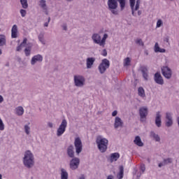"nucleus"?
I'll list each match as a JSON object with an SVG mask.
<instances>
[{
	"label": "nucleus",
	"mask_w": 179,
	"mask_h": 179,
	"mask_svg": "<svg viewBox=\"0 0 179 179\" xmlns=\"http://www.w3.org/2000/svg\"><path fill=\"white\" fill-rule=\"evenodd\" d=\"M22 162L24 167L27 169H31L34 167L36 162L34 161V155L31 151L27 150L24 152Z\"/></svg>",
	"instance_id": "1"
},
{
	"label": "nucleus",
	"mask_w": 179,
	"mask_h": 179,
	"mask_svg": "<svg viewBox=\"0 0 179 179\" xmlns=\"http://www.w3.org/2000/svg\"><path fill=\"white\" fill-rule=\"evenodd\" d=\"M107 38H108V34H104L102 38L101 35L97 33L93 34L92 36V40L94 44H97L99 47H102V48L106 47V41H107Z\"/></svg>",
	"instance_id": "2"
},
{
	"label": "nucleus",
	"mask_w": 179,
	"mask_h": 179,
	"mask_svg": "<svg viewBox=\"0 0 179 179\" xmlns=\"http://www.w3.org/2000/svg\"><path fill=\"white\" fill-rule=\"evenodd\" d=\"M96 143L101 153H104L107 151V148L108 146V140L107 138L98 136L96 140Z\"/></svg>",
	"instance_id": "3"
},
{
	"label": "nucleus",
	"mask_w": 179,
	"mask_h": 179,
	"mask_svg": "<svg viewBox=\"0 0 179 179\" xmlns=\"http://www.w3.org/2000/svg\"><path fill=\"white\" fill-rule=\"evenodd\" d=\"M73 79L74 85L76 87H83L86 83V79L82 75H75Z\"/></svg>",
	"instance_id": "4"
},
{
	"label": "nucleus",
	"mask_w": 179,
	"mask_h": 179,
	"mask_svg": "<svg viewBox=\"0 0 179 179\" xmlns=\"http://www.w3.org/2000/svg\"><path fill=\"white\" fill-rule=\"evenodd\" d=\"M67 126H68V122H66V120L64 119L57 129V136L58 137L62 136V135H64V134L65 133V131L66 130Z\"/></svg>",
	"instance_id": "5"
},
{
	"label": "nucleus",
	"mask_w": 179,
	"mask_h": 179,
	"mask_svg": "<svg viewBox=\"0 0 179 179\" xmlns=\"http://www.w3.org/2000/svg\"><path fill=\"white\" fill-rule=\"evenodd\" d=\"M136 1V3L135 5ZM129 3H130V8L131 9L132 15L136 16V15H135V12H136V10H138L139 8L141 7V0H129Z\"/></svg>",
	"instance_id": "6"
},
{
	"label": "nucleus",
	"mask_w": 179,
	"mask_h": 179,
	"mask_svg": "<svg viewBox=\"0 0 179 179\" xmlns=\"http://www.w3.org/2000/svg\"><path fill=\"white\" fill-rule=\"evenodd\" d=\"M108 68H110V61L107 59H103L99 64L98 69L100 73L103 74L106 71H107V69H108Z\"/></svg>",
	"instance_id": "7"
},
{
	"label": "nucleus",
	"mask_w": 179,
	"mask_h": 179,
	"mask_svg": "<svg viewBox=\"0 0 179 179\" xmlns=\"http://www.w3.org/2000/svg\"><path fill=\"white\" fill-rule=\"evenodd\" d=\"M74 146L76 149V153L77 155L82 153V150H83V145L82 144V140L79 137H76L75 138Z\"/></svg>",
	"instance_id": "8"
},
{
	"label": "nucleus",
	"mask_w": 179,
	"mask_h": 179,
	"mask_svg": "<svg viewBox=\"0 0 179 179\" xmlns=\"http://www.w3.org/2000/svg\"><path fill=\"white\" fill-rule=\"evenodd\" d=\"M162 73L166 79H171V76H173V71L169 66H163L162 68Z\"/></svg>",
	"instance_id": "9"
},
{
	"label": "nucleus",
	"mask_w": 179,
	"mask_h": 179,
	"mask_svg": "<svg viewBox=\"0 0 179 179\" xmlns=\"http://www.w3.org/2000/svg\"><path fill=\"white\" fill-rule=\"evenodd\" d=\"M79 164H80V159L78 157H73L70 161V169L71 170H76L79 167Z\"/></svg>",
	"instance_id": "10"
},
{
	"label": "nucleus",
	"mask_w": 179,
	"mask_h": 179,
	"mask_svg": "<svg viewBox=\"0 0 179 179\" xmlns=\"http://www.w3.org/2000/svg\"><path fill=\"white\" fill-rule=\"evenodd\" d=\"M165 125L168 128L173 125V113L171 112H166L165 116Z\"/></svg>",
	"instance_id": "11"
},
{
	"label": "nucleus",
	"mask_w": 179,
	"mask_h": 179,
	"mask_svg": "<svg viewBox=\"0 0 179 179\" xmlns=\"http://www.w3.org/2000/svg\"><path fill=\"white\" fill-rule=\"evenodd\" d=\"M154 80L157 85H164V80H163V77H162V74L160 73H156L154 76Z\"/></svg>",
	"instance_id": "12"
},
{
	"label": "nucleus",
	"mask_w": 179,
	"mask_h": 179,
	"mask_svg": "<svg viewBox=\"0 0 179 179\" xmlns=\"http://www.w3.org/2000/svg\"><path fill=\"white\" fill-rule=\"evenodd\" d=\"M122 127H124V122H122V120H121L120 117L117 116L115 118L114 122L115 129H118V128H122Z\"/></svg>",
	"instance_id": "13"
},
{
	"label": "nucleus",
	"mask_w": 179,
	"mask_h": 179,
	"mask_svg": "<svg viewBox=\"0 0 179 179\" xmlns=\"http://www.w3.org/2000/svg\"><path fill=\"white\" fill-rule=\"evenodd\" d=\"M37 62H43V56L41 55H34L31 59V64L36 65Z\"/></svg>",
	"instance_id": "14"
},
{
	"label": "nucleus",
	"mask_w": 179,
	"mask_h": 179,
	"mask_svg": "<svg viewBox=\"0 0 179 179\" xmlns=\"http://www.w3.org/2000/svg\"><path fill=\"white\" fill-rule=\"evenodd\" d=\"M139 114L141 120H143L148 117V107L143 106L139 108Z\"/></svg>",
	"instance_id": "15"
},
{
	"label": "nucleus",
	"mask_w": 179,
	"mask_h": 179,
	"mask_svg": "<svg viewBox=\"0 0 179 179\" xmlns=\"http://www.w3.org/2000/svg\"><path fill=\"white\" fill-rule=\"evenodd\" d=\"M155 125L158 127L160 128L162 127V113L160 111H157L156 113V116H155Z\"/></svg>",
	"instance_id": "16"
},
{
	"label": "nucleus",
	"mask_w": 179,
	"mask_h": 179,
	"mask_svg": "<svg viewBox=\"0 0 179 179\" xmlns=\"http://www.w3.org/2000/svg\"><path fill=\"white\" fill-rule=\"evenodd\" d=\"M39 6L43 9L44 13L48 15V8L47 7V1L45 0H40Z\"/></svg>",
	"instance_id": "17"
},
{
	"label": "nucleus",
	"mask_w": 179,
	"mask_h": 179,
	"mask_svg": "<svg viewBox=\"0 0 179 179\" xmlns=\"http://www.w3.org/2000/svg\"><path fill=\"white\" fill-rule=\"evenodd\" d=\"M108 9H117L118 8L117 0H108Z\"/></svg>",
	"instance_id": "18"
},
{
	"label": "nucleus",
	"mask_w": 179,
	"mask_h": 179,
	"mask_svg": "<svg viewBox=\"0 0 179 179\" xmlns=\"http://www.w3.org/2000/svg\"><path fill=\"white\" fill-rule=\"evenodd\" d=\"M94 61H96V58L94 57H88L86 60L87 69H92L94 64Z\"/></svg>",
	"instance_id": "19"
},
{
	"label": "nucleus",
	"mask_w": 179,
	"mask_h": 179,
	"mask_svg": "<svg viewBox=\"0 0 179 179\" xmlns=\"http://www.w3.org/2000/svg\"><path fill=\"white\" fill-rule=\"evenodd\" d=\"M141 72L142 73L143 78H144L145 80H149V74L148 71V68L146 67H141L140 69Z\"/></svg>",
	"instance_id": "20"
},
{
	"label": "nucleus",
	"mask_w": 179,
	"mask_h": 179,
	"mask_svg": "<svg viewBox=\"0 0 179 179\" xmlns=\"http://www.w3.org/2000/svg\"><path fill=\"white\" fill-rule=\"evenodd\" d=\"M134 143L136 145V146H138L139 148H142V146H143V142H142V139L139 136H136L135 137L134 140Z\"/></svg>",
	"instance_id": "21"
},
{
	"label": "nucleus",
	"mask_w": 179,
	"mask_h": 179,
	"mask_svg": "<svg viewBox=\"0 0 179 179\" xmlns=\"http://www.w3.org/2000/svg\"><path fill=\"white\" fill-rule=\"evenodd\" d=\"M12 38H17V25L14 24L11 29Z\"/></svg>",
	"instance_id": "22"
},
{
	"label": "nucleus",
	"mask_w": 179,
	"mask_h": 179,
	"mask_svg": "<svg viewBox=\"0 0 179 179\" xmlns=\"http://www.w3.org/2000/svg\"><path fill=\"white\" fill-rule=\"evenodd\" d=\"M15 114L18 117H22L24 114V108L22 106H17L15 108Z\"/></svg>",
	"instance_id": "23"
},
{
	"label": "nucleus",
	"mask_w": 179,
	"mask_h": 179,
	"mask_svg": "<svg viewBox=\"0 0 179 179\" xmlns=\"http://www.w3.org/2000/svg\"><path fill=\"white\" fill-rule=\"evenodd\" d=\"M67 155L69 157L73 158L75 157V152L73 151V145H69L67 148Z\"/></svg>",
	"instance_id": "24"
},
{
	"label": "nucleus",
	"mask_w": 179,
	"mask_h": 179,
	"mask_svg": "<svg viewBox=\"0 0 179 179\" xmlns=\"http://www.w3.org/2000/svg\"><path fill=\"white\" fill-rule=\"evenodd\" d=\"M69 174L68 171H66V169L62 168L60 169V178L61 179H68Z\"/></svg>",
	"instance_id": "25"
},
{
	"label": "nucleus",
	"mask_w": 179,
	"mask_h": 179,
	"mask_svg": "<svg viewBox=\"0 0 179 179\" xmlns=\"http://www.w3.org/2000/svg\"><path fill=\"white\" fill-rule=\"evenodd\" d=\"M120 159V154L118 152H115L110 155V162L113 163V162H117Z\"/></svg>",
	"instance_id": "26"
},
{
	"label": "nucleus",
	"mask_w": 179,
	"mask_h": 179,
	"mask_svg": "<svg viewBox=\"0 0 179 179\" xmlns=\"http://www.w3.org/2000/svg\"><path fill=\"white\" fill-rule=\"evenodd\" d=\"M154 51L155 52H166V49L161 48L160 46H159V43H155L154 46Z\"/></svg>",
	"instance_id": "27"
},
{
	"label": "nucleus",
	"mask_w": 179,
	"mask_h": 179,
	"mask_svg": "<svg viewBox=\"0 0 179 179\" xmlns=\"http://www.w3.org/2000/svg\"><path fill=\"white\" fill-rule=\"evenodd\" d=\"M150 136L156 142H160V136H159V134L155 133V131H151Z\"/></svg>",
	"instance_id": "28"
},
{
	"label": "nucleus",
	"mask_w": 179,
	"mask_h": 179,
	"mask_svg": "<svg viewBox=\"0 0 179 179\" xmlns=\"http://www.w3.org/2000/svg\"><path fill=\"white\" fill-rule=\"evenodd\" d=\"M138 96H140V97H142V99H145V97H146V94H145V90L143 89V87H138Z\"/></svg>",
	"instance_id": "29"
},
{
	"label": "nucleus",
	"mask_w": 179,
	"mask_h": 179,
	"mask_svg": "<svg viewBox=\"0 0 179 179\" xmlns=\"http://www.w3.org/2000/svg\"><path fill=\"white\" fill-rule=\"evenodd\" d=\"M3 45H6V36L0 34V47H3Z\"/></svg>",
	"instance_id": "30"
},
{
	"label": "nucleus",
	"mask_w": 179,
	"mask_h": 179,
	"mask_svg": "<svg viewBox=\"0 0 179 179\" xmlns=\"http://www.w3.org/2000/svg\"><path fill=\"white\" fill-rule=\"evenodd\" d=\"M117 178L118 179L124 178V166H120V171L117 175Z\"/></svg>",
	"instance_id": "31"
},
{
	"label": "nucleus",
	"mask_w": 179,
	"mask_h": 179,
	"mask_svg": "<svg viewBox=\"0 0 179 179\" xmlns=\"http://www.w3.org/2000/svg\"><path fill=\"white\" fill-rule=\"evenodd\" d=\"M22 9H27L29 8V3L27 0H20Z\"/></svg>",
	"instance_id": "32"
},
{
	"label": "nucleus",
	"mask_w": 179,
	"mask_h": 179,
	"mask_svg": "<svg viewBox=\"0 0 179 179\" xmlns=\"http://www.w3.org/2000/svg\"><path fill=\"white\" fill-rule=\"evenodd\" d=\"M38 40L43 45H45V39H44V34L41 33L38 35Z\"/></svg>",
	"instance_id": "33"
},
{
	"label": "nucleus",
	"mask_w": 179,
	"mask_h": 179,
	"mask_svg": "<svg viewBox=\"0 0 179 179\" xmlns=\"http://www.w3.org/2000/svg\"><path fill=\"white\" fill-rule=\"evenodd\" d=\"M124 66H131V58L127 57L124 59L123 63Z\"/></svg>",
	"instance_id": "34"
},
{
	"label": "nucleus",
	"mask_w": 179,
	"mask_h": 179,
	"mask_svg": "<svg viewBox=\"0 0 179 179\" xmlns=\"http://www.w3.org/2000/svg\"><path fill=\"white\" fill-rule=\"evenodd\" d=\"M117 1L120 3L121 10H124V9L125 8L126 1L125 0H117Z\"/></svg>",
	"instance_id": "35"
},
{
	"label": "nucleus",
	"mask_w": 179,
	"mask_h": 179,
	"mask_svg": "<svg viewBox=\"0 0 179 179\" xmlns=\"http://www.w3.org/2000/svg\"><path fill=\"white\" fill-rule=\"evenodd\" d=\"M136 44H137V45H139L140 47H144L145 46V43H143V41H142V39L141 38H137L135 41Z\"/></svg>",
	"instance_id": "36"
},
{
	"label": "nucleus",
	"mask_w": 179,
	"mask_h": 179,
	"mask_svg": "<svg viewBox=\"0 0 179 179\" xmlns=\"http://www.w3.org/2000/svg\"><path fill=\"white\" fill-rule=\"evenodd\" d=\"M24 51L26 57H29L30 54H31V47L26 48Z\"/></svg>",
	"instance_id": "37"
},
{
	"label": "nucleus",
	"mask_w": 179,
	"mask_h": 179,
	"mask_svg": "<svg viewBox=\"0 0 179 179\" xmlns=\"http://www.w3.org/2000/svg\"><path fill=\"white\" fill-rule=\"evenodd\" d=\"M24 132L27 135H30V126L29 124H25L24 126Z\"/></svg>",
	"instance_id": "38"
},
{
	"label": "nucleus",
	"mask_w": 179,
	"mask_h": 179,
	"mask_svg": "<svg viewBox=\"0 0 179 179\" xmlns=\"http://www.w3.org/2000/svg\"><path fill=\"white\" fill-rule=\"evenodd\" d=\"M163 162H164V164L166 166V164H171V163H173V159L171 158L164 159Z\"/></svg>",
	"instance_id": "39"
},
{
	"label": "nucleus",
	"mask_w": 179,
	"mask_h": 179,
	"mask_svg": "<svg viewBox=\"0 0 179 179\" xmlns=\"http://www.w3.org/2000/svg\"><path fill=\"white\" fill-rule=\"evenodd\" d=\"M163 26V20L159 19L157 21L156 29H159Z\"/></svg>",
	"instance_id": "40"
},
{
	"label": "nucleus",
	"mask_w": 179,
	"mask_h": 179,
	"mask_svg": "<svg viewBox=\"0 0 179 179\" xmlns=\"http://www.w3.org/2000/svg\"><path fill=\"white\" fill-rule=\"evenodd\" d=\"M20 13L22 17H24L26 16V15L27 14V12L24 8V9L20 10Z\"/></svg>",
	"instance_id": "41"
},
{
	"label": "nucleus",
	"mask_w": 179,
	"mask_h": 179,
	"mask_svg": "<svg viewBox=\"0 0 179 179\" xmlns=\"http://www.w3.org/2000/svg\"><path fill=\"white\" fill-rule=\"evenodd\" d=\"M109 10H110L111 13H113V15H118V10H117V8H109Z\"/></svg>",
	"instance_id": "42"
},
{
	"label": "nucleus",
	"mask_w": 179,
	"mask_h": 179,
	"mask_svg": "<svg viewBox=\"0 0 179 179\" xmlns=\"http://www.w3.org/2000/svg\"><path fill=\"white\" fill-rule=\"evenodd\" d=\"M3 129H5V124H3L2 119H0V131H3Z\"/></svg>",
	"instance_id": "43"
},
{
	"label": "nucleus",
	"mask_w": 179,
	"mask_h": 179,
	"mask_svg": "<svg viewBox=\"0 0 179 179\" xmlns=\"http://www.w3.org/2000/svg\"><path fill=\"white\" fill-rule=\"evenodd\" d=\"M164 43H167L169 44V43H170V36H166L164 38Z\"/></svg>",
	"instance_id": "44"
},
{
	"label": "nucleus",
	"mask_w": 179,
	"mask_h": 179,
	"mask_svg": "<svg viewBox=\"0 0 179 179\" xmlns=\"http://www.w3.org/2000/svg\"><path fill=\"white\" fill-rule=\"evenodd\" d=\"M145 170H146V166H145V164H141V171H142V174H143V173H145Z\"/></svg>",
	"instance_id": "45"
},
{
	"label": "nucleus",
	"mask_w": 179,
	"mask_h": 179,
	"mask_svg": "<svg viewBox=\"0 0 179 179\" xmlns=\"http://www.w3.org/2000/svg\"><path fill=\"white\" fill-rule=\"evenodd\" d=\"M48 127H49V128H54V124L51 122H48Z\"/></svg>",
	"instance_id": "46"
},
{
	"label": "nucleus",
	"mask_w": 179,
	"mask_h": 179,
	"mask_svg": "<svg viewBox=\"0 0 179 179\" xmlns=\"http://www.w3.org/2000/svg\"><path fill=\"white\" fill-rule=\"evenodd\" d=\"M102 55L103 57H107V50L106 49H103V51H102Z\"/></svg>",
	"instance_id": "47"
},
{
	"label": "nucleus",
	"mask_w": 179,
	"mask_h": 179,
	"mask_svg": "<svg viewBox=\"0 0 179 179\" xmlns=\"http://www.w3.org/2000/svg\"><path fill=\"white\" fill-rule=\"evenodd\" d=\"M23 47H24V45H22V44H20V45H19V46L17 47L16 50H17V51H20Z\"/></svg>",
	"instance_id": "48"
},
{
	"label": "nucleus",
	"mask_w": 179,
	"mask_h": 179,
	"mask_svg": "<svg viewBox=\"0 0 179 179\" xmlns=\"http://www.w3.org/2000/svg\"><path fill=\"white\" fill-rule=\"evenodd\" d=\"M27 38H24L22 43H21V45H23L24 47V45L27 44Z\"/></svg>",
	"instance_id": "49"
},
{
	"label": "nucleus",
	"mask_w": 179,
	"mask_h": 179,
	"mask_svg": "<svg viewBox=\"0 0 179 179\" xmlns=\"http://www.w3.org/2000/svg\"><path fill=\"white\" fill-rule=\"evenodd\" d=\"M117 114H118V111L114 110V111L112 113V117H115V116L117 115Z\"/></svg>",
	"instance_id": "50"
},
{
	"label": "nucleus",
	"mask_w": 179,
	"mask_h": 179,
	"mask_svg": "<svg viewBox=\"0 0 179 179\" xmlns=\"http://www.w3.org/2000/svg\"><path fill=\"white\" fill-rule=\"evenodd\" d=\"M163 166H165L164 162H161V163H159V164H158V166H159V167H163Z\"/></svg>",
	"instance_id": "51"
},
{
	"label": "nucleus",
	"mask_w": 179,
	"mask_h": 179,
	"mask_svg": "<svg viewBox=\"0 0 179 179\" xmlns=\"http://www.w3.org/2000/svg\"><path fill=\"white\" fill-rule=\"evenodd\" d=\"M107 179H114V176L113 175H109L108 177H107Z\"/></svg>",
	"instance_id": "52"
},
{
	"label": "nucleus",
	"mask_w": 179,
	"mask_h": 179,
	"mask_svg": "<svg viewBox=\"0 0 179 179\" xmlns=\"http://www.w3.org/2000/svg\"><path fill=\"white\" fill-rule=\"evenodd\" d=\"M137 13H138V16H141V15H142V10H138Z\"/></svg>",
	"instance_id": "53"
},
{
	"label": "nucleus",
	"mask_w": 179,
	"mask_h": 179,
	"mask_svg": "<svg viewBox=\"0 0 179 179\" xmlns=\"http://www.w3.org/2000/svg\"><path fill=\"white\" fill-rule=\"evenodd\" d=\"M3 101V96L2 95H0V103H2Z\"/></svg>",
	"instance_id": "54"
},
{
	"label": "nucleus",
	"mask_w": 179,
	"mask_h": 179,
	"mask_svg": "<svg viewBox=\"0 0 179 179\" xmlns=\"http://www.w3.org/2000/svg\"><path fill=\"white\" fill-rule=\"evenodd\" d=\"M48 23H49V22H45V23L44 24V27H48Z\"/></svg>",
	"instance_id": "55"
},
{
	"label": "nucleus",
	"mask_w": 179,
	"mask_h": 179,
	"mask_svg": "<svg viewBox=\"0 0 179 179\" xmlns=\"http://www.w3.org/2000/svg\"><path fill=\"white\" fill-rule=\"evenodd\" d=\"M50 22H51V17H49L48 18V23H50Z\"/></svg>",
	"instance_id": "56"
},
{
	"label": "nucleus",
	"mask_w": 179,
	"mask_h": 179,
	"mask_svg": "<svg viewBox=\"0 0 179 179\" xmlns=\"http://www.w3.org/2000/svg\"><path fill=\"white\" fill-rule=\"evenodd\" d=\"M78 179H86V178H85V176H82L80 177Z\"/></svg>",
	"instance_id": "57"
},
{
	"label": "nucleus",
	"mask_w": 179,
	"mask_h": 179,
	"mask_svg": "<svg viewBox=\"0 0 179 179\" xmlns=\"http://www.w3.org/2000/svg\"><path fill=\"white\" fill-rule=\"evenodd\" d=\"M63 29H64V30H66V25H64V27H63Z\"/></svg>",
	"instance_id": "58"
},
{
	"label": "nucleus",
	"mask_w": 179,
	"mask_h": 179,
	"mask_svg": "<svg viewBox=\"0 0 179 179\" xmlns=\"http://www.w3.org/2000/svg\"><path fill=\"white\" fill-rule=\"evenodd\" d=\"M66 2H73V0H66Z\"/></svg>",
	"instance_id": "59"
},
{
	"label": "nucleus",
	"mask_w": 179,
	"mask_h": 179,
	"mask_svg": "<svg viewBox=\"0 0 179 179\" xmlns=\"http://www.w3.org/2000/svg\"><path fill=\"white\" fill-rule=\"evenodd\" d=\"M0 55H2V50L0 49Z\"/></svg>",
	"instance_id": "60"
},
{
	"label": "nucleus",
	"mask_w": 179,
	"mask_h": 179,
	"mask_svg": "<svg viewBox=\"0 0 179 179\" xmlns=\"http://www.w3.org/2000/svg\"><path fill=\"white\" fill-rule=\"evenodd\" d=\"M0 179H2V174H0Z\"/></svg>",
	"instance_id": "61"
},
{
	"label": "nucleus",
	"mask_w": 179,
	"mask_h": 179,
	"mask_svg": "<svg viewBox=\"0 0 179 179\" xmlns=\"http://www.w3.org/2000/svg\"><path fill=\"white\" fill-rule=\"evenodd\" d=\"M146 55H149V53L148 52H145Z\"/></svg>",
	"instance_id": "62"
},
{
	"label": "nucleus",
	"mask_w": 179,
	"mask_h": 179,
	"mask_svg": "<svg viewBox=\"0 0 179 179\" xmlns=\"http://www.w3.org/2000/svg\"><path fill=\"white\" fill-rule=\"evenodd\" d=\"M170 1H174V0H170Z\"/></svg>",
	"instance_id": "63"
},
{
	"label": "nucleus",
	"mask_w": 179,
	"mask_h": 179,
	"mask_svg": "<svg viewBox=\"0 0 179 179\" xmlns=\"http://www.w3.org/2000/svg\"><path fill=\"white\" fill-rule=\"evenodd\" d=\"M0 31H1V29H0Z\"/></svg>",
	"instance_id": "64"
}]
</instances>
